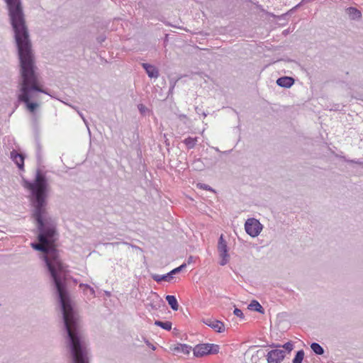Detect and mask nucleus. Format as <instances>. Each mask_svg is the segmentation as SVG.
I'll return each mask as SVG.
<instances>
[{
  "label": "nucleus",
  "instance_id": "24",
  "mask_svg": "<svg viewBox=\"0 0 363 363\" xmlns=\"http://www.w3.org/2000/svg\"><path fill=\"white\" fill-rule=\"evenodd\" d=\"M138 108L142 112V111H143L145 107L143 104H140V105H138Z\"/></svg>",
  "mask_w": 363,
  "mask_h": 363
},
{
  "label": "nucleus",
  "instance_id": "25",
  "mask_svg": "<svg viewBox=\"0 0 363 363\" xmlns=\"http://www.w3.org/2000/svg\"><path fill=\"white\" fill-rule=\"evenodd\" d=\"M193 262V257H190L188 259V264H191Z\"/></svg>",
  "mask_w": 363,
  "mask_h": 363
},
{
  "label": "nucleus",
  "instance_id": "23",
  "mask_svg": "<svg viewBox=\"0 0 363 363\" xmlns=\"http://www.w3.org/2000/svg\"><path fill=\"white\" fill-rule=\"evenodd\" d=\"M152 279L155 281H157V282H160V281H162V276L157 275V274L156 275H153L152 276Z\"/></svg>",
  "mask_w": 363,
  "mask_h": 363
},
{
  "label": "nucleus",
  "instance_id": "8",
  "mask_svg": "<svg viewBox=\"0 0 363 363\" xmlns=\"http://www.w3.org/2000/svg\"><path fill=\"white\" fill-rule=\"evenodd\" d=\"M169 350L174 354H182L188 355L190 354L192 348L186 344L177 343L171 345Z\"/></svg>",
  "mask_w": 363,
  "mask_h": 363
},
{
  "label": "nucleus",
  "instance_id": "2",
  "mask_svg": "<svg viewBox=\"0 0 363 363\" xmlns=\"http://www.w3.org/2000/svg\"><path fill=\"white\" fill-rule=\"evenodd\" d=\"M16 45H30L21 0H5Z\"/></svg>",
  "mask_w": 363,
  "mask_h": 363
},
{
  "label": "nucleus",
  "instance_id": "9",
  "mask_svg": "<svg viewBox=\"0 0 363 363\" xmlns=\"http://www.w3.org/2000/svg\"><path fill=\"white\" fill-rule=\"evenodd\" d=\"M345 13L352 21H360L362 16L359 9L352 6L345 9Z\"/></svg>",
  "mask_w": 363,
  "mask_h": 363
},
{
  "label": "nucleus",
  "instance_id": "3",
  "mask_svg": "<svg viewBox=\"0 0 363 363\" xmlns=\"http://www.w3.org/2000/svg\"><path fill=\"white\" fill-rule=\"evenodd\" d=\"M219 346L215 344H199L196 345L193 350L194 355L196 357H201L208 354H218Z\"/></svg>",
  "mask_w": 363,
  "mask_h": 363
},
{
  "label": "nucleus",
  "instance_id": "14",
  "mask_svg": "<svg viewBox=\"0 0 363 363\" xmlns=\"http://www.w3.org/2000/svg\"><path fill=\"white\" fill-rule=\"evenodd\" d=\"M166 300H167L168 304L170 306V307L174 311H177L178 310L179 304H178L177 300V298H175L174 296L167 295L166 296Z\"/></svg>",
  "mask_w": 363,
  "mask_h": 363
},
{
  "label": "nucleus",
  "instance_id": "18",
  "mask_svg": "<svg viewBox=\"0 0 363 363\" xmlns=\"http://www.w3.org/2000/svg\"><path fill=\"white\" fill-rule=\"evenodd\" d=\"M79 287L83 289L84 293H89L91 296H94L95 291L93 288L87 284H80Z\"/></svg>",
  "mask_w": 363,
  "mask_h": 363
},
{
  "label": "nucleus",
  "instance_id": "13",
  "mask_svg": "<svg viewBox=\"0 0 363 363\" xmlns=\"http://www.w3.org/2000/svg\"><path fill=\"white\" fill-rule=\"evenodd\" d=\"M185 267H186V264H183L181 266L172 269L169 273L167 274L166 275L162 276V281H170V280L172 278V275L179 272Z\"/></svg>",
  "mask_w": 363,
  "mask_h": 363
},
{
  "label": "nucleus",
  "instance_id": "26",
  "mask_svg": "<svg viewBox=\"0 0 363 363\" xmlns=\"http://www.w3.org/2000/svg\"><path fill=\"white\" fill-rule=\"evenodd\" d=\"M305 1H306V0H302V1L299 4H298L297 6H295V9L298 8L301 4H303Z\"/></svg>",
  "mask_w": 363,
  "mask_h": 363
},
{
  "label": "nucleus",
  "instance_id": "17",
  "mask_svg": "<svg viewBox=\"0 0 363 363\" xmlns=\"http://www.w3.org/2000/svg\"><path fill=\"white\" fill-rule=\"evenodd\" d=\"M249 308L255 311L262 312V307L257 301H252L249 305Z\"/></svg>",
  "mask_w": 363,
  "mask_h": 363
},
{
  "label": "nucleus",
  "instance_id": "5",
  "mask_svg": "<svg viewBox=\"0 0 363 363\" xmlns=\"http://www.w3.org/2000/svg\"><path fill=\"white\" fill-rule=\"evenodd\" d=\"M218 251L219 252L220 257L221 258L220 264L221 265L226 264L229 261V255L228 253V246L225 240L223 238V235H221L218 243Z\"/></svg>",
  "mask_w": 363,
  "mask_h": 363
},
{
  "label": "nucleus",
  "instance_id": "15",
  "mask_svg": "<svg viewBox=\"0 0 363 363\" xmlns=\"http://www.w3.org/2000/svg\"><path fill=\"white\" fill-rule=\"evenodd\" d=\"M197 143L196 138L189 137L184 140V143L189 149L193 148Z\"/></svg>",
  "mask_w": 363,
  "mask_h": 363
},
{
  "label": "nucleus",
  "instance_id": "12",
  "mask_svg": "<svg viewBox=\"0 0 363 363\" xmlns=\"http://www.w3.org/2000/svg\"><path fill=\"white\" fill-rule=\"evenodd\" d=\"M143 67L145 69L147 75L150 78H157L158 77L159 72H158L157 69L155 66L147 64V63H143Z\"/></svg>",
  "mask_w": 363,
  "mask_h": 363
},
{
  "label": "nucleus",
  "instance_id": "20",
  "mask_svg": "<svg viewBox=\"0 0 363 363\" xmlns=\"http://www.w3.org/2000/svg\"><path fill=\"white\" fill-rule=\"evenodd\" d=\"M304 357V352L303 350L298 351L293 359V363H301Z\"/></svg>",
  "mask_w": 363,
  "mask_h": 363
},
{
  "label": "nucleus",
  "instance_id": "16",
  "mask_svg": "<svg viewBox=\"0 0 363 363\" xmlns=\"http://www.w3.org/2000/svg\"><path fill=\"white\" fill-rule=\"evenodd\" d=\"M155 324L166 330H170L172 329V323L169 321L162 322L160 320H156Z\"/></svg>",
  "mask_w": 363,
  "mask_h": 363
},
{
  "label": "nucleus",
  "instance_id": "22",
  "mask_svg": "<svg viewBox=\"0 0 363 363\" xmlns=\"http://www.w3.org/2000/svg\"><path fill=\"white\" fill-rule=\"evenodd\" d=\"M283 347L289 352H291L293 350V345L290 342H286L284 345Z\"/></svg>",
  "mask_w": 363,
  "mask_h": 363
},
{
  "label": "nucleus",
  "instance_id": "4",
  "mask_svg": "<svg viewBox=\"0 0 363 363\" xmlns=\"http://www.w3.org/2000/svg\"><path fill=\"white\" fill-rule=\"evenodd\" d=\"M246 233L252 237L257 236L262 230V225L259 221L255 218H248L245 224Z\"/></svg>",
  "mask_w": 363,
  "mask_h": 363
},
{
  "label": "nucleus",
  "instance_id": "6",
  "mask_svg": "<svg viewBox=\"0 0 363 363\" xmlns=\"http://www.w3.org/2000/svg\"><path fill=\"white\" fill-rule=\"evenodd\" d=\"M285 350L276 349L269 351L267 356L268 363H280L285 357Z\"/></svg>",
  "mask_w": 363,
  "mask_h": 363
},
{
  "label": "nucleus",
  "instance_id": "11",
  "mask_svg": "<svg viewBox=\"0 0 363 363\" xmlns=\"http://www.w3.org/2000/svg\"><path fill=\"white\" fill-rule=\"evenodd\" d=\"M294 83V79L290 77H282L277 80V84L281 87L289 88Z\"/></svg>",
  "mask_w": 363,
  "mask_h": 363
},
{
  "label": "nucleus",
  "instance_id": "7",
  "mask_svg": "<svg viewBox=\"0 0 363 363\" xmlns=\"http://www.w3.org/2000/svg\"><path fill=\"white\" fill-rule=\"evenodd\" d=\"M202 322L217 333H224L225 330V324L218 320L214 318H206L203 319Z\"/></svg>",
  "mask_w": 363,
  "mask_h": 363
},
{
  "label": "nucleus",
  "instance_id": "1",
  "mask_svg": "<svg viewBox=\"0 0 363 363\" xmlns=\"http://www.w3.org/2000/svg\"><path fill=\"white\" fill-rule=\"evenodd\" d=\"M20 75L18 101L23 102L27 109L33 113L39 106L35 102L38 93L47 94L43 82L37 72L30 47H18Z\"/></svg>",
  "mask_w": 363,
  "mask_h": 363
},
{
  "label": "nucleus",
  "instance_id": "21",
  "mask_svg": "<svg viewBox=\"0 0 363 363\" xmlns=\"http://www.w3.org/2000/svg\"><path fill=\"white\" fill-rule=\"evenodd\" d=\"M233 313H234L236 316H238V317H240V318H243V313H242V311H241V310H240V309H238V308H235V309L234 310V311H233Z\"/></svg>",
  "mask_w": 363,
  "mask_h": 363
},
{
  "label": "nucleus",
  "instance_id": "19",
  "mask_svg": "<svg viewBox=\"0 0 363 363\" xmlns=\"http://www.w3.org/2000/svg\"><path fill=\"white\" fill-rule=\"evenodd\" d=\"M313 351L317 354H322L324 352L323 347L318 343H312L311 345Z\"/></svg>",
  "mask_w": 363,
  "mask_h": 363
},
{
  "label": "nucleus",
  "instance_id": "10",
  "mask_svg": "<svg viewBox=\"0 0 363 363\" xmlns=\"http://www.w3.org/2000/svg\"><path fill=\"white\" fill-rule=\"evenodd\" d=\"M11 157L13 161L16 164L18 167L23 170L24 167V157L22 154L18 153L13 150L11 152Z\"/></svg>",
  "mask_w": 363,
  "mask_h": 363
}]
</instances>
